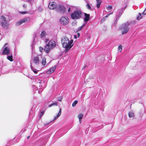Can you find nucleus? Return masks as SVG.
I'll list each match as a JSON object with an SVG mask.
<instances>
[{
    "label": "nucleus",
    "mask_w": 146,
    "mask_h": 146,
    "mask_svg": "<svg viewBox=\"0 0 146 146\" xmlns=\"http://www.w3.org/2000/svg\"><path fill=\"white\" fill-rule=\"evenodd\" d=\"M73 41L72 39L70 41L68 38L66 36H64L62 38L61 42L62 46L65 48L66 52L68 51L73 46V44H72Z\"/></svg>",
    "instance_id": "nucleus-1"
},
{
    "label": "nucleus",
    "mask_w": 146,
    "mask_h": 146,
    "mask_svg": "<svg viewBox=\"0 0 146 146\" xmlns=\"http://www.w3.org/2000/svg\"><path fill=\"white\" fill-rule=\"evenodd\" d=\"M56 45V42L53 40H50L45 46L44 50L48 53L50 50Z\"/></svg>",
    "instance_id": "nucleus-2"
},
{
    "label": "nucleus",
    "mask_w": 146,
    "mask_h": 146,
    "mask_svg": "<svg viewBox=\"0 0 146 146\" xmlns=\"http://www.w3.org/2000/svg\"><path fill=\"white\" fill-rule=\"evenodd\" d=\"M83 13L80 10L74 11L73 13L71 15V17L72 19H76L81 18Z\"/></svg>",
    "instance_id": "nucleus-3"
},
{
    "label": "nucleus",
    "mask_w": 146,
    "mask_h": 146,
    "mask_svg": "<svg viewBox=\"0 0 146 146\" xmlns=\"http://www.w3.org/2000/svg\"><path fill=\"white\" fill-rule=\"evenodd\" d=\"M129 24L126 23L123 24L120 27V30H121V33L122 35L126 34L128 32L129 28L128 27Z\"/></svg>",
    "instance_id": "nucleus-4"
},
{
    "label": "nucleus",
    "mask_w": 146,
    "mask_h": 146,
    "mask_svg": "<svg viewBox=\"0 0 146 146\" xmlns=\"http://www.w3.org/2000/svg\"><path fill=\"white\" fill-rule=\"evenodd\" d=\"M61 24L63 25H66L69 23V19L67 17H62L60 19Z\"/></svg>",
    "instance_id": "nucleus-5"
},
{
    "label": "nucleus",
    "mask_w": 146,
    "mask_h": 146,
    "mask_svg": "<svg viewBox=\"0 0 146 146\" xmlns=\"http://www.w3.org/2000/svg\"><path fill=\"white\" fill-rule=\"evenodd\" d=\"M30 21V19L29 17H26L17 22L16 25L17 26H19L23 23L25 22H28Z\"/></svg>",
    "instance_id": "nucleus-6"
},
{
    "label": "nucleus",
    "mask_w": 146,
    "mask_h": 146,
    "mask_svg": "<svg viewBox=\"0 0 146 146\" xmlns=\"http://www.w3.org/2000/svg\"><path fill=\"white\" fill-rule=\"evenodd\" d=\"M56 10L62 13H64L66 11V9L63 6L58 5L56 7Z\"/></svg>",
    "instance_id": "nucleus-7"
},
{
    "label": "nucleus",
    "mask_w": 146,
    "mask_h": 146,
    "mask_svg": "<svg viewBox=\"0 0 146 146\" xmlns=\"http://www.w3.org/2000/svg\"><path fill=\"white\" fill-rule=\"evenodd\" d=\"M57 7V4L54 1L50 2L48 5L49 8L51 9H54L56 8Z\"/></svg>",
    "instance_id": "nucleus-8"
},
{
    "label": "nucleus",
    "mask_w": 146,
    "mask_h": 146,
    "mask_svg": "<svg viewBox=\"0 0 146 146\" xmlns=\"http://www.w3.org/2000/svg\"><path fill=\"white\" fill-rule=\"evenodd\" d=\"M1 25L2 27L4 29H7L9 28V24L7 23V22H1Z\"/></svg>",
    "instance_id": "nucleus-9"
},
{
    "label": "nucleus",
    "mask_w": 146,
    "mask_h": 146,
    "mask_svg": "<svg viewBox=\"0 0 146 146\" xmlns=\"http://www.w3.org/2000/svg\"><path fill=\"white\" fill-rule=\"evenodd\" d=\"M33 62L36 65H38L39 64L40 60L38 56L34 57L33 59Z\"/></svg>",
    "instance_id": "nucleus-10"
},
{
    "label": "nucleus",
    "mask_w": 146,
    "mask_h": 146,
    "mask_svg": "<svg viewBox=\"0 0 146 146\" xmlns=\"http://www.w3.org/2000/svg\"><path fill=\"white\" fill-rule=\"evenodd\" d=\"M10 53V50L8 47H6L3 51L2 54L4 55H8Z\"/></svg>",
    "instance_id": "nucleus-11"
},
{
    "label": "nucleus",
    "mask_w": 146,
    "mask_h": 146,
    "mask_svg": "<svg viewBox=\"0 0 146 146\" xmlns=\"http://www.w3.org/2000/svg\"><path fill=\"white\" fill-rule=\"evenodd\" d=\"M56 68V66L51 67L47 71V73L48 74H50L52 73L55 70Z\"/></svg>",
    "instance_id": "nucleus-12"
},
{
    "label": "nucleus",
    "mask_w": 146,
    "mask_h": 146,
    "mask_svg": "<svg viewBox=\"0 0 146 146\" xmlns=\"http://www.w3.org/2000/svg\"><path fill=\"white\" fill-rule=\"evenodd\" d=\"M84 14L85 16V18L84 19V21L86 22L87 21L89 20L90 19V14H87L86 13H85Z\"/></svg>",
    "instance_id": "nucleus-13"
},
{
    "label": "nucleus",
    "mask_w": 146,
    "mask_h": 146,
    "mask_svg": "<svg viewBox=\"0 0 146 146\" xmlns=\"http://www.w3.org/2000/svg\"><path fill=\"white\" fill-rule=\"evenodd\" d=\"M61 109H60L59 113L57 115L54 117V119H53V121H54L56 120V119L58 118L61 115Z\"/></svg>",
    "instance_id": "nucleus-14"
},
{
    "label": "nucleus",
    "mask_w": 146,
    "mask_h": 146,
    "mask_svg": "<svg viewBox=\"0 0 146 146\" xmlns=\"http://www.w3.org/2000/svg\"><path fill=\"white\" fill-rule=\"evenodd\" d=\"M123 12V10L122 9L121 10L119 11V12L118 13V16L116 20L119 19L120 17L122 15V14L123 13H122Z\"/></svg>",
    "instance_id": "nucleus-15"
},
{
    "label": "nucleus",
    "mask_w": 146,
    "mask_h": 146,
    "mask_svg": "<svg viewBox=\"0 0 146 146\" xmlns=\"http://www.w3.org/2000/svg\"><path fill=\"white\" fill-rule=\"evenodd\" d=\"M46 58L45 57H43L42 59V64L43 66L45 65L46 64Z\"/></svg>",
    "instance_id": "nucleus-16"
},
{
    "label": "nucleus",
    "mask_w": 146,
    "mask_h": 146,
    "mask_svg": "<svg viewBox=\"0 0 146 146\" xmlns=\"http://www.w3.org/2000/svg\"><path fill=\"white\" fill-rule=\"evenodd\" d=\"M78 117L79 119L80 123H81V121L83 117V114L82 113L78 115Z\"/></svg>",
    "instance_id": "nucleus-17"
},
{
    "label": "nucleus",
    "mask_w": 146,
    "mask_h": 146,
    "mask_svg": "<svg viewBox=\"0 0 146 146\" xmlns=\"http://www.w3.org/2000/svg\"><path fill=\"white\" fill-rule=\"evenodd\" d=\"M97 2V7L99 8L100 7V5L101 4L102 2L101 0H96Z\"/></svg>",
    "instance_id": "nucleus-18"
},
{
    "label": "nucleus",
    "mask_w": 146,
    "mask_h": 146,
    "mask_svg": "<svg viewBox=\"0 0 146 146\" xmlns=\"http://www.w3.org/2000/svg\"><path fill=\"white\" fill-rule=\"evenodd\" d=\"M7 59L10 61H13V56L12 55L8 56L7 57Z\"/></svg>",
    "instance_id": "nucleus-19"
},
{
    "label": "nucleus",
    "mask_w": 146,
    "mask_h": 146,
    "mask_svg": "<svg viewBox=\"0 0 146 146\" xmlns=\"http://www.w3.org/2000/svg\"><path fill=\"white\" fill-rule=\"evenodd\" d=\"M58 105V103L57 102H56L50 105L49 106V107H50L52 106H57Z\"/></svg>",
    "instance_id": "nucleus-20"
},
{
    "label": "nucleus",
    "mask_w": 146,
    "mask_h": 146,
    "mask_svg": "<svg viewBox=\"0 0 146 146\" xmlns=\"http://www.w3.org/2000/svg\"><path fill=\"white\" fill-rule=\"evenodd\" d=\"M1 19L3 20V22H7L6 21V17L3 15H2L1 17Z\"/></svg>",
    "instance_id": "nucleus-21"
},
{
    "label": "nucleus",
    "mask_w": 146,
    "mask_h": 146,
    "mask_svg": "<svg viewBox=\"0 0 146 146\" xmlns=\"http://www.w3.org/2000/svg\"><path fill=\"white\" fill-rule=\"evenodd\" d=\"M122 46L121 45H120L118 47V51L120 52H121L122 49Z\"/></svg>",
    "instance_id": "nucleus-22"
},
{
    "label": "nucleus",
    "mask_w": 146,
    "mask_h": 146,
    "mask_svg": "<svg viewBox=\"0 0 146 146\" xmlns=\"http://www.w3.org/2000/svg\"><path fill=\"white\" fill-rule=\"evenodd\" d=\"M46 34V33L44 31H42L41 34H40V36H41V37H43L45 36Z\"/></svg>",
    "instance_id": "nucleus-23"
},
{
    "label": "nucleus",
    "mask_w": 146,
    "mask_h": 146,
    "mask_svg": "<svg viewBox=\"0 0 146 146\" xmlns=\"http://www.w3.org/2000/svg\"><path fill=\"white\" fill-rule=\"evenodd\" d=\"M78 102L77 100H75L72 104V107H74L77 104Z\"/></svg>",
    "instance_id": "nucleus-24"
},
{
    "label": "nucleus",
    "mask_w": 146,
    "mask_h": 146,
    "mask_svg": "<svg viewBox=\"0 0 146 146\" xmlns=\"http://www.w3.org/2000/svg\"><path fill=\"white\" fill-rule=\"evenodd\" d=\"M142 18V16L141 14L139 13L138 16L137 17V20H140Z\"/></svg>",
    "instance_id": "nucleus-25"
},
{
    "label": "nucleus",
    "mask_w": 146,
    "mask_h": 146,
    "mask_svg": "<svg viewBox=\"0 0 146 146\" xmlns=\"http://www.w3.org/2000/svg\"><path fill=\"white\" fill-rule=\"evenodd\" d=\"M129 116L130 117H133V114L132 112H129Z\"/></svg>",
    "instance_id": "nucleus-26"
},
{
    "label": "nucleus",
    "mask_w": 146,
    "mask_h": 146,
    "mask_svg": "<svg viewBox=\"0 0 146 146\" xmlns=\"http://www.w3.org/2000/svg\"><path fill=\"white\" fill-rule=\"evenodd\" d=\"M44 111H42L40 113L39 116L40 117H41L44 114Z\"/></svg>",
    "instance_id": "nucleus-27"
},
{
    "label": "nucleus",
    "mask_w": 146,
    "mask_h": 146,
    "mask_svg": "<svg viewBox=\"0 0 146 146\" xmlns=\"http://www.w3.org/2000/svg\"><path fill=\"white\" fill-rule=\"evenodd\" d=\"M84 26V25H82V26H81V27H79L78 29V31H79L81 30V29H82L83 28Z\"/></svg>",
    "instance_id": "nucleus-28"
},
{
    "label": "nucleus",
    "mask_w": 146,
    "mask_h": 146,
    "mask_svg": "<svg viewBox=\"0 0 146 146\" xmlns=\"http://www.w3.org/2000/svg\"><path fill=\"white\" fill-rule=\"evenodd\" d=\"M86 6L88 8L90 9H91V6L88 3L86 5Z\"/></svg>",
    "instance_id": "nucleus-29"
},
{
    "label": "nucleus",
    "mask_w": 146,
    "mask_h": 146,
    "mask_svg": "<svg viewBox=\"0 0 146 146\" xmlns=\"http://www.w3.org/2000/svg\"><path fill=\"white\" fill-rule=\"evenodd\" d=\"M39 49L40 52H42L43 50V49L42 47L40 46L39 47Z\"/></svg>",
    "instance_id": "nucleus-30"
},
{
    "label": "nucleus",
    "mask_w": 146,
    "mask_h": 146,
    "mask_svg": "<svg viewBox=\"0 0 146 146\" xmlns=\"http://www.w3.org/2000/svg\"><path fill=\"white\" fill-rule=\"evenodd\" d=\"M31 69L32 70V71L36 74L37 73V72L36 71V70H33V69H34V68L33 67H31Z\"/></svg>",
    "instance_id": "nucleus-31"
},
{
    "label": "nucleus",
    "mask_w": 146,
    "mask_h": 146,
    "mask_svg": "<svg viewBox=\"0 0 146 146\" xmlns=\"http://www.w3.org/2000/svg\"><path fill=\"white\" fill-rule=\"evenodd\" d=\"M107 9L109 10H109H111L112 9V6H109L108 7Z\"/></svg>",
    "instance_id": "nucleus-32"
},
{
    "label": "nucleus",
    "mask_w": 146,
    "mask_h": 146,
    "mask_svg": "<svg viewBox=\"0 0 146 146\" xmlns=\"http://www.w3.org/2000/svg\"><path fill=\"white\" fill-rule=\"evenodd\" d=\"M142 14L144 15L146 14V8L145 9L143 12L142 13Z\"/></svg>",
    "instance_id": "nucleus-33"
},
{
    "label": "nucleus",
    "mask_w": 146,
    "mask_h": 146,
    "mask_svg": "<svg viewBox=\"0 0 146 146\" xmlns=\"http://www.w3.org/2000/svg\"><path fill=\"white\" fill-rule=\"evenodd\" d=\"M62 99V98L61 97H59V99L58 98V100L59 101H61Z\"/></svg>",
    "instance_id": "nucleus-34"
},
{
    "label": "nucleus",
    "mask_w": 146,
    "mask_h": 146,
    "mask_svg": "<svg viewBox=\"0 0 146 146\" xmlns=\"http://www.w3.org/2000/svg\"><path fill=\"white\" fill-rule=\"evenodd\" d=\"M20 13H21V14H25L27 13V12H25V11L20 12Z\"/></svg>",
    "instance_id": "nucleus-35"
},
{
    "label": "nucleus",
    "mask_w": 146,
    "mask_h": 146,
    "mask_svg": "<svg viewBox=\"0 0 146 146\" xmlns=\"http://www.w3.org/2000/svg\"><path fill=\"white\" fill-rule=\"evenodd\" d=\"M48 41H49V39H45V42L46 43H47Z\"/></svg>",
    "instance_id": "nucleus-36"
},
{
    "label": "nucleus",
    "mask_w": 146,
    "mask_h": 146,
    "mask_svg": "<svg viewBox=\"0 0 146 146\" xmlns=\"http://www.w3.org/2000/svg\"><path fill=\"white\" fill-rule=\"evenodd\" d=\"M113 13V12H111V13H109L107 14V15L109 16L110 15L112 14Z\"/></svg>",
    "instance_id": "nucleus-37"
},
{
    "label": "nucleus",
    "mask_w": 146,
    "mask_h": 146,
    "mask_svg": "<svg viewBox=\"0 0 146 146\" xmlns=\"http://www.w3.org/2000/svg\"><path fill=\"white\" fill-rule=\"evenodd\" d=\"M70 11V8L69 7L68 10V13Z\"/></svg>",
    "instance_id": "nucleus-38"
},
{
    "label": "nucleus",
    "mask_w": 146,
    "mask_h": 146,
    "mask_svg": "<svg viewBox=\"0 0 146 146\" xmlns=\"http://www.w3.org/2000/svg\"><path fill=\"white\" fill-rule=\"evenodd\" d=\"M23 7H24L25 8H26V7L25 6V4L23 5Z\"/></svg>",
    "instance_id": "nucleus-39"
},
{
    "label": "nucleus",
    "mask_w": 146,
    "mask_h": 146,
    "mask_svg": "<svg viewBox=\"0 0 146 146\" xmlns=\"http://www.w3.org/2000/svg\"><path fill=\"white\" fill-rule=\"evenodd\" d=\"M77 34L78 36V37H79L80 35V34L79 33H78Z\"/></svg>",
    "instance_id": "nucleus-40"
},
{
    "label": "nucleus",
    "mask_w": 146,
    "mask_h": 146,
    "mask_svg": "<svg viewBox=\"0 0 146 146\" xmlns=\"http://www.w3.org/2000/svg\"><path fill=\"white\" fill-rule=\"evenodd\" d=\"M74 37L75 38H77V36L76 35H74Z\"/></svg>",
    "instance_id": "nucleus-41"
},
{
    "label": "nucleus",
    "mask_w": 146,
    "mask_h": 146,
    "mask_svg": "<svg viewBox=\"0 0 146 146\" xmlns=\"http://www.w3.org/2000/svg\"><path fill=\"white\" fill-rule=\"evenodd\" d=\"M86 65H85V66H84V67H83V68H82V69H84L86 68Z\"/></svg>",
    "instance_id": "nucleus-42"
},
{
    "label": "nucleus",
    "mask_w": 146,
    "mask_h": 146,
    "mask_svg": "<svg viewBox=\"0 0 146 146\" xmlns=\"http://www.w3.org/2000/svg\"><path fill=\"white\" fill-rule=\"evenodd\" d=\"M30 136H28L27 137V138L28 139H29L30 138Z\"/></svg>",
    "instance_id": "nucleus-43"
},
{
    "label": "nucleus",
    "mask_w": 146,
    "mask_h": 146,
    "mask_svg": "<svg viewBox=\"0 0 146 146\" xmlns=\"http://www.w3.org/2000/svg\"><path fill=\"white\" fill-rule=\"evenodd\" d=\"M109 16H108L107 15H107L105 16V17H108Z\"/></svg>",
    "instance_id": "nucleus-44"
},
{
    "label": "nucleus",
    "mask_w": 146,
    "mask_h": 146,
    "mask_svg": "<svg viewBox=\"0 0 146 146\" xmlns=\"http://www.w3.org/2000/svg\"><path fill=\"white\" fill-rule=\"evenodd\" d=\"M74 22H73L72 23V24L73 25H74Z\"/></svg>",
    "instance_id": "nucleus-45"
},
{
    "label": "nucleus",
    "mask_w": 146,
    "mask_h": 146,
    "mask_svg": "<svg viewBox=\"0 0 146 146\" xmlns=\"http://www.w3.org/2000/svg\"><path fill=\"white\" fill-rule=\"evenodd\" d=\"M7 43H6V44H5V45H7Z\"/></svg>",
    "instance_id": "nucleus-46"
}]
</instances>
